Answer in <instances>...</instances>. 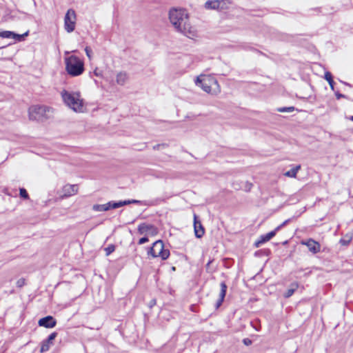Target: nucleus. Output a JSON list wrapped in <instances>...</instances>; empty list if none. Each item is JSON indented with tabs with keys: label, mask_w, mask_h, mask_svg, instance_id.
Segmentation results:
<instances>
[{
	"label": "nucleus",
	"mask_w": 353,
	"mask_h": 353,
	"mask_svg": "<svg viewBox=\"0 0 353 353\" xmlns=\"http://www.w3.org/2000/svg\"><path fill=\"white\" fill-rule=\"evenodd\" d=\"M169 19L175 30L190 39L196 37V30L189 23L185 10L173 8L170 10Z\"/></svg>",
	"instance_id": "obj_1"
},
{
	"label": "nucleus",
	"mask_w": 353,
	"mask_h": 353,
	"mask_svg": "<svg viewBox=\"0 0 353 353\" xmlns=\"http://www.w3.org/2000/svg\"><path fill=\"white\" fill-rule=\"evenodd\" d=\"M61 97L64 103L76 112H82L83 110L84 102L79 92H61Z\"/></svg>",
	"instance_id": "obj_2"
},
{
	"label": "nucleus",
	"mask_w": 353,
	"mask_h": 353,
	"mask_svg": "<svg viewBox=\"0 0 353 353\" xmlns=\"http://www.w3.org/2000/svg\"><path fill=\"white\" fill-rule=\"evenodd\" d=\"M65 70L72 77L81 74L84 71V63L77 57L72 55L65 58Z\"/></svg>",
	"instance_id": "obj_3"
},
{
	"label": "nucleus",
	"mask_w": 353,
	"mask_h": 353,
	"mask_svg": "<svg viewBox=\"0 0 353 353\" xmlns=\"http://www.w3.org/2000/svg\"><path fill=\"white\" fill-rule=\"evenodd\" d=\"M53 109L46 105H32L29 108V117L31 120L43 121L51 117Z\"/></svg>",
	"instance_id": "obj_4"
},
{
	"label": "nucleus",
	"mask_w": 353,
	"mask_h": 353,
	"mask_svg": "<svg viewBox=\"0 0 353 353\" xmlns=\"http://www.w3.org/2000/svg\"><path fill=\"white\" fill-rule=\"evenodd\" d=\"M195 83L207 93L216 94L217 92H219V83L217 80L213 77L209 76H203V78L197 77Z\"/></svg>",
	"instance_id": "obj_5"
},
{
	"label": "nucleus",
	"mask_w": 353,
	"mask_h": 353,
	"mask_svg": "<svg viewBox=\"0 0 353 353\" xmlns=\"http://www.w3.org/2000/svg\"><path fill=\"white\" fill-rule=\"evenodd\" d=\"M148 254L154 258L161 257L162 260H165L170 256V251L164 249V244L161 240H158L153 243L148 252Z\"/></svg>",
	"instance_id": "obj_6"
},
{
	"label": "nucleus",
	"mask_w": 353,
	"mask_h": 353,
	"mask_svg": "<svg viewBox=\"0 0 353 353\" xmlns=\"http://www.w3.org/2000/svg\"><path fill=\"white\" fill-rule=\"evenodd\" d=\"M76 12L73 9H69L64 17V28L68 33L73 32L76 25Z\"/></svg>",
	"instance_id": "obj_7"
},
{
	"label": "nucleus",
	"mask_w": 353,
	"mask_h": 353,
	"mask_svg": "<svg viewBox=\"0 0 353 353\" xmlns=\"http://www.w3.org/2000/svg\"><path fill=\"white\" fill-rule=\"evenodd\" d=\"M139 233L141 234L149 233L155 235L157 233V228L151 224L141 223L138 227Z\"/></svg>",
	"instance_id": "obj_8"
},
{
	"label": "nucleus",
	"mask_w": 353,
	"mask_h": 353,
	"mask_svg": "<svg viewBox=\"0 0 353 353\" xmlns=\"http://www.w3.org/2000/svg\"><path fill=\"white\" fill-rule=\"evenodd\" d=\"M301 244L306 245L312 254H316L321 250V245L319 243L312 239H310L306 241H301Z\"/></svg>",
	"instance_id": "obj_9"
},
{
	"label": "nucleus",
	"mask_w": 353,
	"mask_h": 353,
	"mask_svg": "<svg viewBox=\"0 0 353 353\" xmlns=\"http://www.w3.org/2000/svg\"><path fill=\"white\" fill-rule=\"evenodd\" d=\"M38 324L39 326L46 328H52L56 326L57 321L52 316H47L39 319Z\"/></svg>",
	"instance_id": "obj_10"
},
{
	"label": "nucleus",
	"mask_w": 353,
	"mask_h": 353,
	"mask_svg": "<svg viewBox=\"0 0 353 353\" xmlns=\"http://www.w3.org/2000/svg\"><path fill=\"white\" fill-rule=\"evenodd\" d=\"M57 336V332H52L51 333L48 337L42 341L41 346L40 349L41 352H46L49 350L50 345L53 343V341L55 339V338Z\"/></svg>",
	"instance_id": "obj_11"
},
{
	"label": "nucleus",
	"mask_w": 353,
	"mask_h": 353,
	"mask_svg": "<svg viewBox=\"0 0 353 353\" xmlns=\"http://www.w3.org/2000/svg\"><path fill=\"white\" fill-rule=\"evenodd\" d=\"M194 234L196 238L200 239L204 235V228L202 225L201 221L197 219V216L196 214L194 215Z\"/></svg>",
	"instance_id": "obj_12"
},
{
	"label": "nucleus",
	"mask_w": 353,
	"mask_h": 353,
	"mask_svg": "<svg viewBox=\"0 0 353 353\" xmlns=\"http://www.w3.org/2000/svg\"><path fill=\"white\" fill-rule=\"evenodd\" d=\"M276 232L277 231H276V229H274V230L271 231L267 233L266 234L261 235L260 236V239L255 242V247L258 248L261 244L270 241L272 237H274L276 235Z\"/></svg>",
	"instance_id": "obj_13"
},
{
	"label": "nucleus",
	"mask_w": 353,
	"mask_h": 353,
	"mask_svg": "<svg viewBox=\"0 0 353 353\" xmlns=\"http://www.w3.org/2000/svg\"><path fill=\"white\" fill-rule=\"evenodd\" d=\"M220 286H221V290H220V293H219V298L216 301V304H215L216 309H218L222 305V303L224 301V298L225 296L226 291H227V288H228L227 285L225 284V282L221 283Z\"/></svg>",
	"instance_id": "obj_14"
},
{
	"label": "nucleus",
	"mask_w": 353,
	"mask_h": 353,
	"mask_svg": "<svg viewBox=\"0 0 353 353\" xmlns=\"http://www.w3.org/2000/svg\"><path fill=\"white\" fill-rule=\"evenodd\" d=\"M64 196H70L74 195L78 192L77 185H65L63 189Z\"/></svg>",
	"instance_id": "obj_15"
},
{
	"label": "nucleus",
	"mask_w": 353,
	"mask_h": 353,
	"mask_svg": "<svg viewBox=\"0 0 353 353\" xmlns=\"http://www.w3.org/2000/svg\"><path fill=\"white\" fill-rule=\"evenodd\" d=\"M223 3V0L208 1L205 3V7L208 9H219V8H222L221 4Z\"/></svg>",
	"instance_id": "obj_16"
},
{
	"label": "nucleus",
	"mask_w": 353,
	"mask_h": 353,
	"mask_svg": "<svg viewBox=\"0 0 353 353\" xmlns=\"http://www.w3.org/2000/svg\"><path fill=\"white\" fill-rule=\"evenodd\" d=\"M128 79V76L127 73L125 72H120L117 75L116 81L119 85H123L125 83Z\"/></svg>",
	"instance_id": "obj_17"
},
{
	"label": "nucleus",
	"mask_w": 353,
	"mask_h": 353,
	"mask_svg": "<svg viewBox=\"0 0 353 353\" xmlns=\"http://www.w3.org/2000/svg\"><path fill=\"white\" fill-rule=\"evenodd\" d=\"M298 288H299L298 283L294 282V283H291L289 289H288V290L285 292V294L283 295L284 297L285 298L290 297L294 294V292L297 290Z\"/></svg>",
	"instance_id": "obj_18"
},
{
	"label": "nucleus",
	"mask_w": 353,
	"mask_h": 353,
	"mask_svg": "<svg viewBox=\"0 0 353 353\" xmlns=\"http://www.w3.org/2000/svg\"><path fill=\"white\" fill-rule=\"evenodd\" d=\"M110 204L108 203L105 204H96L92 207L93 210L97 212L108 211L110 210Z\"/></svg>",
	"instance_id": "obj_19"
},
{
	"label": "nucleus",
	"mask_w": 353,
	"mask_h": 353,
	"mask_svg": "<svg viewBox=\"0 0 353 353\" xmlns=\"http://www.w3.org/2000/svg\"><path fill=\"white\" fill-rule=\"evenodd\" d=\"M301 169V165H296L289 171L285 173V175L289 177L294 178L296 176L298 171Z\"/></svg>",
	"instance_id": "obj_20"
},
{
	"label": "nucleus",
	"mask_w": 353,
	"mask_h": 353,
	"mask_svg": "<svg viewBox=\"0 0 353 353\" xmlns=\"http://www.w3.org/2000/svg\"><path fill=\"white\" fill-rule=\"evenodd\" d=\"M325 79L328 82L332 90H334V80L332 74L330 72H326L325 73Z\"/></svg>",
	"instance_id": "obj_21"
},
{
	"label": "nucleus",
	"mask_w": 353,
	"mask_h": 353,
	"mask_svg": "<svg viewBox=\"0 0 353 353\" xmlns=\"http://www.w3.org/2000/svg\"><path fill=\"white\" fill-rule=\"evenodd\" d=\"M295 110L294 106L290 107H282L277 108V111L279 112H291Z\"/></svg>",
	"instance_id": "obj_22"
},
{
	"label": "nucleus",
	"mask_w": 353,
	"mask_h": 353,
	"mask_svg": "<svg viewBox=\"0 0 353 353\" xmlns=\"http://www.w3.org/2000/svg\"><path fill=\"white\" fill-rule=\"evenodd\" d=\"M12 35H14V32H11V31L0 32V37H2V38H12Z\"/></svg>",
	"instance_id": "obj_23"
},
{
	"label": "nucleus",
	"mask_w": 353,
	"mask_h": 353,
	"mask_svg": "<svg viewBox=\"0 0 353 353\" xmlns=\"http://www.w3.org/2000/svg\"><path fill=\"white\" fill-rule=\"evenodd\" d=\"M19 195L23 199H29V195H28L26 190L23 188H19Z\"/></svg>",
	"instance_id": "obj_24"
},
{
	"label": "nucleus",
	"mask_w": 353,
	"mask_h": 353,
	"mask_svg": "<svg viewBox=\"0 0 353 353\" xmlns=\"http://www.w3.org/2000/svg\"><path fill=\"white\" fill-rule=\"evenodd\" d=\"M115 250V246L114 245H109L107 248H105L106 256L110 255Z\"/></svg>",
	"instance_id": "obj_25"
},
{
	"label": "nucleus",
	"mask_w": 353,
	"mask_h": 353,
	"mask_svg": "<svg viewBox=\"0 0 353 353\" xmlns=\"http://www.w3.org/2000/svg\"><path fill=\"white\" fill-rule=\"evenodd\" d=\"M108 204H110V209H116L118 208L121 207L120 201L115 202V201H110L108 202Z\"/></svg>",
	"instance_id": "obj_26"
},
{
	"label": "nucleus",
	"mask_w": 353,
	"mask_h": 353,
	"mask_svg": "<svg viewBox=\"0 0 353 353\" xmlns=\"http://www.w3.org/2000/svg\"><path fill=\"white\" fill-rule=\"evenodd\" d=\"M28 34V32H26L25 34H18L14 33V35H12V38L20 41L24 38V37L27 36Z\"/></svg>",
	"instance_id": "obj_27"
},
{
	"label": "nucleus",
	"mask_w": 353,
	"mask_h": 353,
	"mask_svg": "<svg viewBox=\"0 0 353 353\" xmlns=\"http://www.w3.org/2000/svg\"><path fill=\"white\" fill-rule=\"evenodd\" d=\"M16 285L18 288H22L23 286H24L26 285V280L25 279L23 278H21V279H19L17 283H16Z\"/></svg>",
	"instance_id": "obj_28"
},
{
	"label": "nucleus",
	"mask_w": 353,
	"mask_h": 353,
	"mask_svg": "<svg viewBox=\"0 0 353 353\" xmlns=\"http://www.w3.org/2000/svg\"><path fill=\"white\" fill-rule=\"evenodd\" d=\"M85 52L86 55L88 57V59L90 60H91L92 59V51L91 48L88 46L85 47Z\"/></svg>",
	"instance_id": "obj_29"
},
{
	"label": "nucleus",
	"mask_w": 353,
	"mask_h": 353,
	"mask_svg": "<svg viewBox=\"0 0 353 353\" xmlns=\"http://www.w3.org/2000/svg\"><path fill=\"white\" fill-rule=\"evenodd\" d=\"M290 221V219L285 220L283 223L277 226L275 229L276 231L280 230L284 225H285L288 222Z\"/></svg>",
	"instance_id": "obj_30"
},
{
	"label": "nucleus",
	"mask_w": 353,
	"mask_h": 353,
	"mask_svg": "<svg viewBox=\"0 0 353 353\" xmlns=\"http://www.w3.org/2000/svg\"><path fill=\"white\" fill-rule=\"evenodd\" d=\"M243 343L245 345H250L252 343V341L251 339H248V338H245L243 340Z\"/></svg>",
	"instance_id": "obj_31"
},
{
	"label": "nucleus",
	"mask_w": 353,
	"mask_h": 353,
	"mask_svg": "<svg viewBox=\"0 0 353 353\" xmlns=\"http://www.w3.org/2000/svg\"><path fill=\"white\" fill-rule=\"evenodd\" d=\"M149 240H148V238L146 237V236H143L142 238H141L139 241V245H142V244H144L145 243L148 242Z\"/></svg>",
	"instance_id": "obj_32"
},
{
	"label": "nucleus",
	"mask_w": 353,
	"mask_h": 353,
	"mask_svg": "<svg viewBox=\"0 0 353 353\" xmlns=\"http://www.w3.org/2000/svg\"><path fill=\"white\" fill-rule=\"evenodd\" d=\"M121 206H124L130 204V200L120 201Z\"/></svg>",
	"instance_id": "obj_33"
},
{
	"label": "nucleus",
	"mask_w": 353,
	"mask_h": 353,
	"mask_svg": "<svg viewBox=\"0 0 353 353\" xmlns=\"http://www.w3.org/2000/svg\"><path fill=\"white\" fill-rule=\"evenodd\" d=\"M130 204H132V203H141L140 201L135 200V199L130 200Z\"/></svg>",
	"instance_id": "obj_34"
},
{
	"label": "nucleus",
	"mask_w": 353,
	"mask_h": 353,
	"mask_svg": "<svg viewBox=\"0 0 353 353\" xmlns=\"http://www.w3.org/2000/svg\"><path fill=\"white\" fill-rule=\"evenodd\" d=\"M336 98H337L338 99L345 97L343 94H340V93H336Z\"/></svg>",
	"instance_id": "obj_35"
},
{
	"label": "nucleus",
	"mask_w": 353,
	"mask_h": 353,
	"mask_svg": "<svg viewBox=\"0 0 353 353\" xmlns=\"http://www.w3.org/2000/svg\"><path fill=\"white\" fill-rule=\"evenodd\" d=\"M212 263V261H210L207 264H206V268L208 269L210 265V263Z\"/></svg>",
	"instance_id": "obj_36"
},
{
	"label": "nucleus",
	"mask_w": 353,
	"mask_h": 353,
	"mask_svg": "<svg viewBox=\"0 0 353 353\" xmlns=\"http://www.w3.org/2000/svg\"><path fill=\"white\" fill-rule=\"evenodd\" d=\"M340 242L343 244V245H345L346 243H345L344 240L343 239H341Z\"/></svg>",
	"instance_id": "obj_37"
},
{
	"label": "nucleus",
	"mask_w": 353,
	"mask_h": 353,
	"mask_svg": "<svg viewBox=\"0 0 353 353\" xmlns=\"http://www.w3.org/2000/svg\"><path fill=\"white\" fill-rule=\"evenodd\" d=\"M155 303H156V301H155V300H152V301H151V304H155Z\"/></svg>",
	"instance_id": "obj_38"
},
{
	"label": "nucleus",
	"mask_w": 353,
	"mask_h": 353,
	"mask_svg": "<svg viewBox=\"0 0 353 353\" xmlns=\"http://www.w3.org/2000/svg\"><path fill=\"white\" fill-rule=\"evenodd\" d=\"M159 146H160V145H157L154 146V148L156 149V148H159Z\"/></svg>",
	"instance_id": "obj_39"
},
{
	"label": "nucleus",
	"mask_w": 353,
	"mask_h": 353,
	"mask_svg": "<svg viewBox=\"0 0 353 353\" xmlns=\"http://www.w3.org/2000/svg\"><path fill=\"white\" fill-rule=\"evenodd\" d=\"M350 119L351 121H353V116H351V117H350Z\"/></svg>",
	"instance_id": "obj_40"
},
{
	"label": "nucleus",
	"mask_w": 353,
	"mask_h": 353,
	"mask_svg": "<svg viewBox=\"0 0 353 353\" xmlns=\"http://www.w3.org/2000/svg\"><path fill=\"white\" fill-rule=\"evenodd\" d=\"M94 74H95L97 76H98V75H99V74H98V72H97L96 71L94 72Z\"/></svg>",
	"instance_id": "obj_41"
},
{
	"label": "nucleus",
	"mask_w": 353,
	"mask_h": 353,
	"mask_svg": "<svg viewBox=\"0 0 353 353\" xmlns=\"http://www.w3.org/2000/svg\"><path fill=\"white\" fill-rule=\"evenodd\" d=\"M3 47H0V49H2Z\"/></svg>",
	"instance_id": "obj_42"
}]
</instances>
